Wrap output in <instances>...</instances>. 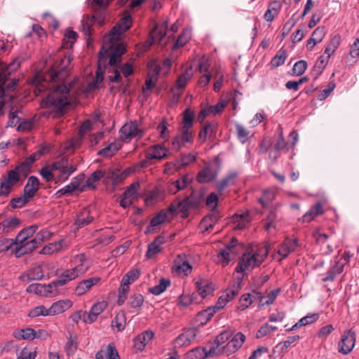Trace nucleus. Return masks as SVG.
<instances>
[{"instance_id":"obj_1","label":"nucleus","mask_w":359,"mask_h":359,"mask_svg":"<svg viewBox=\"0 0 359 359\" xmlns=\"http://www.w3.org/2000/svg\"><path fill=\"white\" fill-rule=\"evenodd\" d=\"M53 64L47 71L45 78L50 82L60 83L42 101L43 107L48 109L53 117L59 118L67 111L70 104L69 100L70 88L65 80L69 75L68 66L73 60L70 54L64 53L53 57Z\"/></svg>"},{"instance_id":"obj_2","label":"nucleus","mask_w":359,"mask_h":359,"mask_svg":"<svg viewBox=\"0 0 359 359\" xmlns=\"http://www.w3.org/2000/svg\"><path fill=\"white\" fill-rule=\"evenodd\" d=\"M182 121L180 126L181 135H177L172 140V145L178 150L185 143L194 141V133L191 130L194 126L195 112L190 107L187 108L182 114Z\"/></svg>"},{"instance_id":"obj_3","label":"nucleus","mask_w":359,"mask_h":359,"mask_svg":"<svg viewBox=\"0 0 359 359\" xmlns=\"http://www.w3.org/2000/svg\"><path fill=\"white\" fill-rule=\"evenodd\" d=\"M269 252V247L266 245L259 248L252 256L250 254H243L242 258L239 260L235 271L237 273L244 272L250 267L259 266Z\"/></svg>"},{"instance_id":"obj_4","label":"nucleus","mask_w":359,"mask_h":359,"mask_svg":"<svg viewBox=\"0 0 359 359\" xmlns=\"http://www.w3.org/2000/svg\"><path fill=\"white\" fill-rule=\"evenodd\" d=\"M105 11H98L95 12L93 15L86 14L83 15L81 21V30L85 33L86 35L90 36L93 34V25L95 20L98 21L100 26H102L105 20Z\"/></svg>"},{"instance_id":"obj_5","label":"nucleus","mask_w":359,"mask_h":359,"mask_svg":"<svg viewBox=\"0 0 359 359\" xmlns=\"http://www.w3.org/2000/svg\"><path fill=\"white\" fill-rule=\"evenodd\" d=\"M168 27V22L165 21L160 27L158 25L150 32L149 39L145 41L144 47L149 48L154 43H158L161 45L163 43V39L166 34V29Z\"/></svg>"},{"instance_id":"obj_6","label":"nucleus","mask_w":359,"mask_h":359,"mask_svg":"<svg viewBox=\"0 0 359 359\" xmlns=\"http://www.w3.org/2000/svg\"><path fill=\"white\" fill-rule=\"evenodd\" d=\"M10 74H11V72H10L9 68L6 65V64L0 62V98L1 99L3 98L5 95V90H7L8 91H11L18 85V81L15 79H13L9 83L7 84L6 88L4 87L6 81L8 80Z\"/></svg>"},{"instance_id":"obj_7","label":"nucleus","mask_w":359,"mask_h":359,"mask_svg":"<svg viewBox=\"0 0 359 359\" xmlns=\"http://www.w3.org/2000/svg\"><path fill=\"white\" fill-rule=\"evenodd\" d=\"M245 340L244 334L241 332L236 333L225 346H221L219 353H225L229 355L236 353L243 346Z\"/></svg>"},{"instance_id":"obj_8","label":"nucleus","mask_w":359,"mask_h":359,"mask_svg":"<svg viewBox=\"0 0 359 359\" xmlns=\"http://www.w3.org/2000/svg\"><path fill=\"white\" fill-rule=\"evenodd\" d=\"M355 343V333L351 329L344 331L339 342V352L344 355L349 353L353 348Z\"/></svg>"},{"instance_id":"obj_9","label":"nucleus","mask_w":359,"mask_h":359,"mask_svg":"<svg viewBox=\"0 0 359 359\" xmlns=\"http://www.w3.org/2000/svg\"><path fill=\"white\" fill-rule=\"evenodd\" d=\"M298 246L297 239H286L278 250V255H273V259L281 261L287 257L288 255L294 252Z\"/></svg>"},{"instance_id":"obj_10","label":"nucleus","mask_w":359,"mask_h":359,"mask_svg":"<svg viewBox=\"0 0 359 359\" xmlns=\"http://www.w3.org/2000/svg\"><path fill=\"white\" fill-rule=\"evenodd\" d=\"M232 299L231 292L226 289L223 292L222 295L219 297L215 305L208 306L205 309H202L198 311L197 314H203V313H206L207 314H215L220 309H223L226 304Z\"/></svg>"},{"instance_id":"obj_11","label":"nucleus","mask_w":359,"mask_h":359,"mask_svg":"<svg viewBox=\"0 0 359 359\" xmlns=\"http://www.w3.org/2000/svg\"><path fill=\"white\" fill-rule=\"evenodd\" d=\"M154 333L151 330H147L138 334L133 339V347L137 352L144 350L146 345L153 339Z\"/></svg>"},{"instance_id":"obj_12","label":"nucleus","mask_w":359,"mask_h":359,"mask_svg":"<svg viewBox=\"0 0 359 359\" xmlns=\"http://www.w3.org/2000/svg\"><path fill=\"white\" fill-rule=\"evenodd\" d=\"M345 263L341 260L334 261V264L327 270L325 276L322 278L323 282H333L336 277L344 271Z\"/></svg>"},{"instance_id":"obj_13","label":"nucleus","mask_w":359,"mask_h":359,"mask_svg":"<svg viewBox=\"0 0 359 359\" xmlns=\"http://www.w3.org/2000/svg\"><path fill=\"white\" fill-rule=\"evenodd\" d=\"M221 217L219 211H214L205 215L199 224V227L202 229V233H205L212 229L214 224L219 221Z\"/></svg>"},{"instance_id":"obj_14","label":"nucleus","mask_w":359,"mask_h":359,"mask_svg":"<svg viewBox=\"0 0 359 359\" xmlns=\"http://www.w3.org/2000/svg\"><path fill=\"white\" fill-rule=\"evenodd\" d=\"M82 265L76 266L72 269L66 270L60 276L59 278L55 282L56 285L63 286L68 281L72 280L78 276L79 272L81 271Z\"/></svg>"},{"instance_id":"obj_15","label":"nucleus","mask_w":359,"mask_h":359,"mask_svg":"<svg viewBox=\"0 0 359 359\" xmlns=\"http://www.w3.org/2000/svg\"><path fill=\"white\" fill-rule=\"evenodd\" d=\"M39 246L36 241L33 238L29 241H25L22 244H18L15 248V255L17 257L32 252L34 250Z\"/></svg>"},{"instance_id":"obj_16","label":"nucleus","mask_w":359,"mask_h":359,"mask_svg":"<svg viewBox=\"0 0 359 359\" xmlns=\"http://www.w3.org/2000/svg\"><path fill=\"white\" fill-rule=\"evenodd\" d=\"M191 182L192 177L184 175L180 179L173 181L168 185V191L172 194H175L179 191L185 189Z\"/></svg>"},{"instance_id":"obj_17","label":"nucleus","mask_w":359,"mask_h":359,"mask_svg":"<svg viewBox=\"0 0 359 359\" xmlns=\"http://www.w3.org/2000/svg\"><path fill=\"white\" fill-rule=\"evenodd\" d=\"M167 149L161 144L149 147L146 151L145 156L147 158L161 160L167 156Z\"/></svg>"},{"instance_id":"obj_18","label":"nucleus","mask_w":359,"mask_h":359,"mask_svg":"<svg viewBox=\"0 0 359 359\" xmlns=\"http://www.w3.org/2000/svg\"><path fill=\"white\" fill-rule=\"evenodd\" d=\"M39 180L35 176L29 177L26 185L24 187V194L29 199L33 198L39 189Z\"/></svg>"},{"instance_id":"obj_19","label":"nucleus","mask_w":359,"mask_h":359,"mask_svg":"<svg viewBox=\"0 0 359 359\" xmlns=\"http://www.w3.org/2000/svg\"><path fill=\"white\" fill-rule=\"evenodd\" d=\"M233 222L236 224V229H244L250 224L252 218L249 211H245L241 214H235L232 217Z\"/></svg>"},{"instance_id":"obj_20","label":"nucleus","mask_w":359,"mask_h":359,"mask_svg":"<svg viewBox=\"0 0 359 359\" xmlns=\"http://www.w3.org/2000/svg\"><path fill=\"white\" fill-rule=\"evenodd\" d=\"M43 273L41 266L36 265L29 269L26 274L20 276V279L22 281L30 282L32 280H38L43 278Z\"/></svg>"},{"instance_id":"obj_21","label":"nucleus","mask_w":359,"mask_h":359,"mask_svg":"<svg viewBox=\"0 0 359 359\" xmlns=\"http://www.w3.org/2000/svg\"><path fill=\"white\" fill-rule=\"evenodd\" d=\"M38 228V225L34 224L23 229L18 233L15 239V245H18L25 243L37 231Z\"/></svg>"},{"instance_id":"obj_22","label":"nucleus","mask_w":359,"mask_h":359,"mask_svg":"<svg viewBox=\"0 0 359 359\" xmlns=\"http://www.w3.org/2000/svg\"><path fill=\"white\" fill-rule=\"evenodd\" d=\"M72 302L69 299L60 300L55 302L48 309L49 314H62L71 308Z\"/></svg>"},{"instance_id":"obj_23","label":"nucleus","mask_w":359,"mask_h":359,"mask_svg":"<svg viewBox=\"0 0 359 359\" xmlns=\"http://www.w3.org/2000/svg\"><path fill=\"white\" fill-rule=\"evenodd\" d=\"M217 128V123H207L202 127L198 133V139L201 142H205L207 137H212L215 135Z\"/></svg>"},{"instance_id":"obj_24","label":"nucleus","mask_w":359,"mask_h":359,"mask_svg":"<svg viewBox=\"0 0 359 359\" xmlns=\"http://www.w3.org/2000/svg\"><path fill=\"white\" fill-rule=\"evenodd\" d=\"M323 212L322 203L318 202L303 215L302 220L304 222H309L316 217L322 215Z\"/></svg>"},{"instance_id":"obj_25","label":"nucleus","mask_w":359,"mask_h":359,"mask_svg":"<svg viewBox=\"0 0 359 359\" xmlns=\"http://www.w3.org/2000/svg\"><path fill=\"white\" fill-rule=\"evenodd\" d=\"M71 167H76V165L70 163L67 156H62L50 165L52 170H59L60 172L68 171L71 170Z\"/></svg>"},{"instance_id":"obj_26","label":"nucleus","mask_w":359,"mask_h":359,"mask_svg":"<svg viewBox=\"0 0 359 359\" xmlns=\"http://www.w3.org/2000/svg\"><path fill=\"white\" fill-rule=\"evenodd\" d=\"M243 248H236L231 250H222L218 255V261L222 262L224 266H226L231 259L239 253V250Z\"/></svg>"},{"instance_id":"obj_27","label":"nucleus","mask_w":359,"mask_h":359,"mask_svg":"<svg viewBox=\"0 0 359 359\" xmlns=\"http://www.w3.org/2000/svg\"><path fill=\"white\" fill-rule=\"evenodd\" d=\"M94 217L90 215V211L87 208H84L78 215L75 221V224L79 228L83 227L90 224Z\"/></svg>"},{"instance_id":"obj_28","label":"nucleus","mask_w":359,"mask_h":359,"mask_svg":"<svg viewBox=\"0 0 359 359\" xmlns=\"http://www.w3.org/2000/svg\"><path fill=\"white\" fill-rule=\"evenodd\" d=\"M13 335L18 339L33 340L36 338V331L32 328L27 327L15 330Z\"/></svg>"},{"instance_id":"obj_29","label":"nucleus","mask_w":359,"mask_h":359,"mask_svg":"<svg viewBox=\"0 0 359 359\" xmlns=\"http://www.w3.org/2000/svg\"><path fill=\"white\" fill-rule=\"evenodd\" d=\"M216 177V173L210 168H205L201 170L198 175L197 180L200 183H207L213 180Z\"/></svg>"},{"instance_id":"obj_30","label":"nucleus","mask_w":359,"mask_h":359,"mask_svg":"<svg viewBox=\"0 0 359 359\" xmlns=\"http://www.w3.org/2000/svg\"><path fill=\"white\" fill-rule=\"evenodd\" d=\"M77 38V33L72 29H68L62 39V48L66 49L72 48Z\"/></svg>"},{"instance_id":"obj_31","label":"nucleus","mask_w":359,"mask_h":359,"mask_svg":"<svg viewBox=\"0 0 359 359\" xmlns=\"http://www.w3.org/2000/svg\"><path fill=\"white\" fill-rule=\"evenodd\" d=\"M341 43V36L339 34L333 35L325 48V53L327 55V58L335 52Z\"/></svg>"},{"instance_id":"obj_32","label":"nucleus","mask_w":359,"mask_h":359,"mask_svg":"<svg viewBox=\"0 0 359 359\" xmlns=\"http://www.w3.org/2000/svg\"><path fill=\"white\" fill-rule=\"evenodd\" d=\"M99 280L98 278H89L81 281L75 289V292L78 295L83 294L93 285Z\"/></svg>"},{"instance_id":"obj_33","label":"nucleus","mask_w":359,"mask_h":359,"mask_svg":"<svg viewBox=\"0 0 359 359\" xmlns=\"http://www.w3.org/2000/svg\"><path fill=\"white\" fill-rule=\"evenodd\" d=\"M107 306V302L102 301L95 304L90 309L88 313L82 310H76L72 314H100L106 309Z\"/></svg>"},{"instance_id":"obj_34","label":"nucleus","mask_w":359,"mask_h":359,"mask_svg":"<svg viewBox=\"0 0 359 359\" xmlns=\"http://www.w3.org/2000/svg\"><path fill=\"white\" fill-rule=\"evenodd\" d=\"M121 148V144L116 142H111L104 149L100 150L97 155L103 157H109L115 154Z\"/></svg>"},{"instance_id":"obj_35","label":"nucleus","mask_w":359,"mask_h":359,"mask_svg":"<svg viewBox=\"0 0 359 359\" xmlns=\"http://www.w3.org/2000/svg\"><path fill=\"white\" fill-rule=\"evenodd\" d=\"M329 58L325 59L323 56H320L316 61L312 69V74L314 79H316L323 72L324 68L326 67Z\"/></svg>"},{"instance_id":"obj_36","label":"nucleus","mask_w":359,"mask_h":359,"mask_svg":"<svg viewBox=\"0 0 359 359\" xmlns=\"http://www.w3.org/2000/svg\"><path fill=\"white\" fill-rule=\"evenodd\" d=\"M170 285V280L169 279L162 278L160 280L158 285L149 288V292L153 294L158 295L163 292Z\"/></svg>"},{"instance_id":"obj_37","label":"nucleus","mask_w":359,"mask_h":359,"mask_svg":"<svg viewBox=\"0 0 359 359\" xmlns=\"http://www.w3.org/2000/svg\"><path fill=\"white\" fill-rule=\"evenodd\" d=\"M237 177L235 172L229 174L217 184L218 191L221 194L227 187L234 184V180Z\"/></svg>"},{"instance_id":"obj_38","label":"nucleus","mask_w":359,"mask_h":359,"mask_svg":"<svg viewBox=\"0 0 359 359\" xmlns=\"http://www.w3.org/2000/svg\"><path fill=\"white\" fill-rule=\"evenodd\" d=\"M181 205H180V212L182 214V217L185 219L189 217V212L190 210L196 208L192 202L190 201V200L185 196L183 200H180Z\"/></svg>"},{"instance_id":"obj_39","label":"nucleus","mask_w":359,"mask_h":359,"mask_svg":"<svg viewBox=\"0 0 359 359\" xmlns=\"http://www.w3.org/2000/svg\"><path fill=\"white\" fill-rule=\"evenodd\" d=\"M107 66L103 65V64H98L97 67L95 72V78L93 82V87L95 88H98L100 84L104 80V74L106 72Z\"/></svg>"},{"instance_id":"obj_40","label":"nucleus","mask_w":359,"mask_h":359,"mask_svg":"<svg viewBox=\"0 0 359 359\" xmlns=\"http://www.w3.org/2000/svg\"><path fill=\"white\" fill-rule=\"evenodd\" d=\"M104 175V172L102 170H97L93 172L86 182V187L95 189V182H98Z\"/></svg>"},{"instance_id":"obj_41","label":"nucleus","mask_w":359,"mask_h":359,"mask_svg":"<svg viewBox=\"0 0 359 359\" xmlns=\"http://www.w3.org/2000/svg\"><path fill=\"white\" fill-rule=\"evenodd\" d=\"M318 318L316 316H305L304 318L300 319L297 323H295L291 328L286 330V331H291L296 330L297 328H300L306 325L313 323L316 320H317Z\"/></svg>"},{"instance_id":"obj_42","label":"nucleus","mask_w":359,"mask_h":359,"mask_svg":"<svg viewBox=\"0 0 359 359\" xmlns=\"http://www.w3.org/2000/svg\"><path fill=\"white\" fill-rule=\"evenodd\" d=\"M205 348L200 346L193 348L192 350L187 352L184 355V359H203Z\"/></svg>"},{"instance_id":"obj_43","label":"nucleus","mask_w":359,"mask_h":359,"mask_svg":"<svg viewBox=\"0 0 359 359\" xmlns=\"http://www.w3.org/2000/svg\"><path fill=\"white\" fill-rule=\"evenodd\" d=\"M140 275V270L139 269L130 270L123 276L121 281L124 283L125 285H130L137 280Z\"/></svg>"},{"instance_id":"obj_44","label":"nucleus","mask_w":359,"mask_h":359,"mask_svg":"<svg viewBox=\"0 0 359 359\" xmlns=\"http://www.w3.org/2000/svg\"><path fill=\"white\" fill-rule=\"evenodd\" d=\"M287 57L286 51L283 48H280L276 55L271 60V65L273 67H278L285 62Z\"/></svg>"},{"instance_id":"obj_45","label":"nucleus","mask_w":359,"mask_h":359,"mask_svg":"<svg viewBox=\"0 0 359 359\" xmlns=\"http://www.w3.org/2000/svg\"><path fill=\"white\" fill-rule=\"evenodd\" d=\"M6 183L10 184L11 187L14 186L20 180V175L15 169L9 170L6 176L4 177L3 179Z\"/></svg>"},{"instance_id":"obj_46","label":"nucleus","mask_w":359,"mask_h":359,"mask_svg":"<svg viewBox=\"0 0 359 359\" xmlns=\"http://www.w3.org/2000/svg\"><path fill=\"white\" fill-rule=\"evenodd\" d=\"M144 302V297L141 294H134L132 295L127 304L129 307L137 309L140 307Z\"/></svg>"},{"instance_id":"obj_47","label":"nucleus","mask_w":359,"mask_h":359,"mask_svg":"<svg viewBox=\"0 0 359 359\" xmlns=\"http://www.w3.org/2000/svg\"><path fill=\"white\" fill-rule=\"evenodd\" d=\"M98 316H70L69 319L72 322L78 323L79 320H82L85 324L94 323Z\"/></svg>"},{"instance_id":"obj_48","label":"nucleus","mask_w":359,"mask_h":359,"mask_svg":"<svg viewBox=\"0 0 359 359\" xmlns=\"http://www.w3.org/2000/svg\"><path fill=\"white\" fill-rule=\"evenodd\" d=\"M187 197L190 200L191 202L194 204V205L197 208L201 204L203 200V194L201 192H198L195 191H192L189 196H187Z\"/></svg>"},{"instance_id":"obj_49","label":"nucleus","mask_w":359,"mask_h":359,"mask_svg":"<svg viewBox=\"0 0 359 359\" xmlns=\"http://www.w3.org/2000/svg\"><path fill=\"white\" fill-rule=\"evenodd\" d=\"M29 201V198L23 194L22 196L12 198L10 204L12 208H20L26 205Z\"/></svg>"},{"instance_id":"obj_50","label":"nucleus","mask_w":359,"mask_h":359,"mask_svg":"<svg viewBox=\"0 0 359 359\" xmlns=\"http://www.w3.org/2000/svg\"><path fill=\"white\" fill-rule=\"evenodd\" d=\"M233 335L230 331H224L215 337V343L217 344V348L221 346L224 343L228 341Z\"/></svg>"},{"instance_id":"obj_51","label":"nucleus","mask_w":359,"mask_h":359,"mask_svg":"<svg viewBox=\"0 0 359 359\" xmlns=\"http://www.w3.org/2000/svg\"><path fill=\"white\" fill-rule=\"evenodd\" d=\"M126 316H115L111 321V327H116L118 332L123 331L126 327Z\"/></svg>"},{"instance_id":"obj_52","label":"nucleus","mask_w":359,"mask_h":359,"mask_svg":"<svg viewBox=\"0 0 359 359\" xmlns=\"http://www.w3.org/2000/svg\"><path fill=\"white\" fill-rule=\"evenodd\" d=\"M306 68H307L306 61L299 60V61L295 62V64L293 66V68H292L293 74H294L296 76H301L305 72Z\"/></svg>"},{"instance_id":"obj_53","label":"nucleus","mask_w":359,"mask_h":359,"mask_svg":"<svg viewBox=\"0 0 359 359\" xmlns=\"http://www.w3.org/2000/svg\"><path fill=\"white\" fill-rule=\"evenodd\" d=\"M20 220L18 217H13L11 219H6L1 222V225L4 226V231H9L10 229H13L19 226Z\"/></svg>"},{"instance_id":"obj_54","label":"nucleus","mask_w":359,"mask_h":359,"mask_svg":"<svg viewBox=\"0 0 359 359\" xmlns=\"http://www.w3.org/2000/svg\"><path fill=\"white\" fill-rule=\"evenodd\" d=\"M139 187L140 183L138 182L132 183L123 194L124 197L129 198L133 200L135 197L137 191Z\"/></svg>"},{"instance_id":"obj_55","label":"nucleus","mask_w":359,"mask_h":359,"mask_svg":"<svg viewBox=\"0 0 359 359\" xmlns=\"http://www.w3.org/2000/svg\"><path fill=\"white\" fill-rule=\"evenodd\" d=\"M243 276H238L235 278V283L227 290L231 292V298H234L239 292L241 287V282L243 280Z\"/></svg>"},{"instance_id":"obj_56","label":"nucleus","mask_w":359,"mask_h":359,"mask_svg":"<svg viewBox=\"0 0 359 359\" xmlns=\"http://www.w3.org/2000/svg\"><path fill=\"white\" fill-rule=\"evenodd\" d=\"M132 25V17L128 15L122 18L118 24L120 33L125 32L128 30Z\"/></svg>"},{"instance_id":"obj_57","label":"nucleus","mask_w":359,"mask_h":359,"mask_svg":"<svg viewBox=\"0 0 359 359\" xmlns=\"http://www.w3.org/2000/svg\"><path fill=\"white\" fill-rule=\"evenodd\" d=\"M167 219V212L161 210L158 214L154 217L150 221V226H156L161 224Z\"/></svg>"},{"instance_id":"obj_58","label":"nucleus","mask_w":359,"mask_h":359,"mask_svg":"<svg viewBox=\"0 0 359 359\" xmlns=\"http://www.w3.org/2000/svg\"><path fill=\"white\" fill-rule=\"evenodd\" d=\"M187 339V334H180L177 337H176L174 340V350L190 344V339Z\"/></svg>"},{"instance_id":"obj_59","label":"nucleus","mask_w":359,"mask_h":359,"mask_svg":"<svg viewBox=\"0 0 359 359\" xmlns=\"http://www.w3.org/2000/svg\"><path fill=\"white\" fill-rule=\"evenodd\" d=\"M162 250L161 246L157 245L154 242H151L149 245L146 252V257L147 259L152 258L154 255L158 254Z\"/></svg>"},{"instance_id":"obj_60","label":"nucleus","mask_w":359,"mask_h":359,"mask_svg":"<svg viewBox=\"0 0 359 359\" xmlns=\"http://www.w3.org/2000/svg\"><path fill=\"white\" fill-rule=\"evenodd\" d=\"M52 233L46 229H43L38 232L34 237V239L40 245L46 240H48L51 237Z\"/></svg>"},{"instance_id":"obj_61","label":"nucleus","mask_w":359,"mask_h":359,"mask_svg":"<svg viewBox=\"0 0 359 359\" xmlns=\"http://www.w3.org/2000/svg\"><path fill=\"white\" fill-rule=\"evenodd\" d=\"M55 282H56V280H53L48 285H43V296H48L49 294L57 293V288L60 286L56 285Z\"/></svg>"},{"instance_id":"obj_62","label":"nucleus","mask_w":359,"mask_h":359,"mask_svg":"<svg viewBox=\"0 0 359 359\" xmlns=\"http://www.w3.org/2000/svg\"><path fill=\"white\" fill-rule=\"evenodd\" d=\"M85 179V175L81 173L78 175L76 177H74L71 182V184L75 186L76 190H79L80 192H83L86 189V184L83 187H80V184Z\"/></svg>"},{"instance_id":"obj_63","label":"nucleus","mask_w":359,"mask_h":359,"mask_svg":"<svg viewBox=\"0 0 359 359\" xmlns=\"http://www.w3.org/2000/svg\"><path fill=\"white\" fill-rule=\"evenodd\" d=\"M13 245H15V240L0 238V252L8 250Z\"/></svg>"},{"instance_id":"obj_64","label":"nucleus","mask_w":359,"mask_h":359,"mask_svg":"<svg viewBox=\"0 0 359 359\" xmlns=\"http://www.w3.org/2000/svg\"><path fill=\"white\" fill-rule=\"evenodd\" d=\"M46 149V147L41 148V149L38 150L36 152L34 153L33 154L30 155L28 158H27L25 161L26 163L32 167V164L42 155L44 154V150Z\"/></svg>"}]
</instances>
